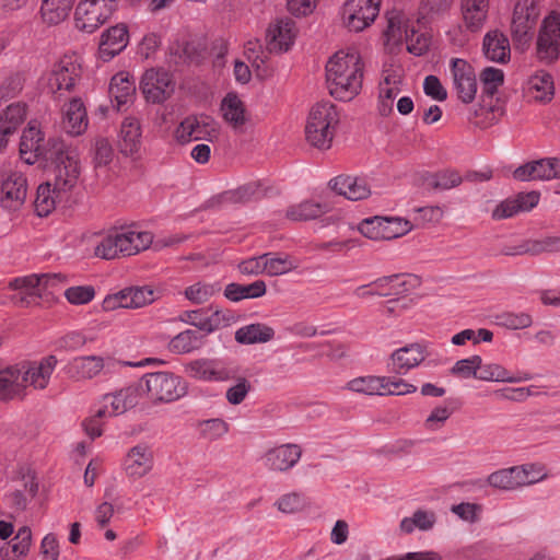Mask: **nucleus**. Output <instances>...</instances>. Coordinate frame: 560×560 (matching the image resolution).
<instances>
[{"instance_id":"69168bd1","label":"nucleus","mask_w":560,"mask_h":560,"mask_svg":"<svg viewBox=\"0 0 560 560\" xmlns=\"http://www.w3.org/2000/svg\"><path fill=\"white\" fill-rule=\"evenodd\" d=\"M481 363V357L479 355H472L467 359L458 360L453 368L451 369V373L453 375L468 378V377H475L477 378V371L479 368V364Z\"/></svg>"},{"instance_id":"9b49d317","label":"nucleus","mask_w":560,"mask_h":560,"mask_svg":"<svg viewBox=\"0 0 560 560\" xmlns=\"http://www.w3.org/2000/svg\"><path fill=\"white\" fill-rule=\"evenodd\" d=\"M117 9V5L103 3L100 0H81L75 8L77 27L93 33L104 24Z\"/></svg>"},{"instance_id":"f257e3e1","label":"nucleus","mask_w":560,"mask_h":560,"mask_svg":"<svg viewBox=\"0 0 560 560\" xmlns=\"http://www.w3.org/2000/svg\"><path fill=\"white\" fill-rule=\"evenodd\" d=\"M363 63L358 51H337L326 63L329 93L336 100L348 102L362 88Z\"/></svg>"},{"instance_id":"a18cd8bd","label":"nucleus","mask_w":560,"mask_h":560,"mask_svg":"<svg viewBox=\"0 0 560 560\" xmlns=\"http://www.w3.org/2000/svg\"><path fill=\"white\" fill-rule=\"evenodd\" d=\"M275 336V330L265 324H250L241 327L235 332V340L243 345L267 342Z\"/></svg>"},{"instance_id":"c756f323","label":"nucleus","mask_w":560,"mask_h":560,"mask_svg":"<svg viewBox=\"0 0 560 560\" xmlns=\"http://www.w3.org/2000/svg\"><path fill=\"white\" fill-rule=\"evenodd\" d=\"M490 0H460V10L465 26L471 31H479L488 15Z\"/></svg>"},{"instance_id":"37998d69","label":"nucleus","mask_w":560,"mask_h":560,"mask_svg":"<svg viewBox=\"0 0 560 560\" xmlns=\"http://www.w3.org/2000/svg\"><path fill=\"white\" fill-rule=\"evenodd\" d=\"M423 180L428 189L443 191L459 186L463 183V177L457 171L445 168L428 174Z\"/></svg>"},{"instance_id":"20e7f679","label":"nucleus","mask_w":560,"mask_h":560,"mask_svg":"<svg viewBox=\"0 0 560 560\" xmlns=\"http://www.w3.org/2000/svg\"><path fill=\"white\" fill-rule=\"evenodd\" d=\"M338 124L339 115L332 103H316L310 110L305 126L307 143L318 150L330 149Z\"/></svg>"},{"instance_id":"c9c22d12","label":"nucleus","mask_w":560,"mask_h":560,"mask_svg":"<svg viewBox=\"0 0 560 560\" xmlns=\"http://www.w3.org/2000/svg\"><path fill=\"white\" fill-rule=\"evenodd\" d=\"M21 376L15 366L0 371V400L23 399L26 396Z\"/></svg>"},{"instance_id":"6e6552de","label":"nucleus","mask_w":560,"mask_h":560,"mask_svg":"<svg viewBox=\"0 0 560 560\" xmlns=\"http://www.w3.org/2000/svg\"><path fill=\"white\" fill-rule=\"evenodd\" d=\"M218 136L219 125L208 115L187 116L175 130V138L180 143L196 140L213 141Z\"/></svg>"},{"instance_id":"393cba45","label":"nucleus","mask_w":560,"mask_h":560,"mask_svg":"<svg viewBox=\"0 0 560 560\" xmlns=\"http://www.w3.org/2000/svg\"><path fill=\"white\" fill-rule=\"evenodd\" d=\"M330 188L349 200H362L371 195V188L365 178L339 175L329 182Z\"/></svg>"},{"instance_id":"c03bdc74","label":"nucleus","mask_w":560,"mask_h":560,"mask_svg":"<svg viewBox=\"0 0 560 560\" xmlns=\"http://www.w3.org/2000/svg\"><path fill=\"white\" fill-rule=\"evenodd\" d=\"M74 0H43L40 13L44 22L49 25L61 23L69 15Z\"/></svg>"},{"instance_id":"4c0bfd02","label":"nucleus","mask_w":560,"mask_h":560,"mask_svg":"<svg viewBox=\"0 0 560 560\" xmlns=\"http://www.w3.org/2000/svg\"><path fill=\"white\" fill-rule=\"evenodd\" d=\"M203 345L205 335L198 330L186 329L171 339L168 350L176 354H185L199 350Z\"/></svg>"},{"instance_id":"f3484780","label":"nucleus","mask_w":560,"mask_h":560,"mask_svg":"<svg viewBox=\"0 0 560 560\" xmlns=\"http://www.w3.org/2000/svg\"><path fill=\"white\" fill-rule=\"evenodd\" d=\"M429 355L424 345L412 342L395 350L387 362L390 372L405 375L411 369L420 365Z\"/></svg>"},{"instance_id":"09e8293b","label":"nucleus","mask_w":560,"mask_h":560,"mask_svg":"<svg viewBox=\"0 0 560 560\" xmlns=\"http://www.w3.org/2000/svg\"><path fill=\"white\" fill-rule=\"evenodd\" d=\"M126 294V304L128 308H139L151 304L156 299V293L150 287H136L124 289Z\"/></svg>"},{"instance_id":"0e129e2a","label":"nucleus","mask_w":560,"mask_h":560,"mask_svg":"<svg viewBox=\"0 0 560 560\" xmlns=\"http://www.w3.org/2000/svg\"><path fill=\"white\" fill-rule=\"evenodd\" d=\"M387 27L384 32L388 40L399 42L405 37V30L410 28L404 15L400 12L392 13L388 19Z\"/></svg>"},{"instance_id":"58836bf2","label":"nucleus","mask_w":560,"mask_h":560,"mask_svg":"<svg viewBox=\"0 0 560 560\" xmlns=\"http://www.w3.org/2000/svg\"><path fill=\"white\" fill-rule=\"evenodd\" d=\"M136 93L135 82L129 79L125 72L115 74L109 84V95L116 102L119 109L121 106L132 101Z\"/></svg>"},{"instance_id":"49530a36","label":"nucleus","mask_w":560,"mask_h":560,"mask_svg":"<svg viewBox=\"0 0 560 560\" xmlns=\"http://www.w3.org/2000/svg\"><path fill=\"white\" fill-rule=\"evenodd\" d=\"M62 194L56 191L55 186L50 182L40 184L34 202L37 215H48L55 209L57 200L61 199Z\"/></svg>"},{"instance_id":"0eeeda50","label":"nucleus","mask_w":560,"mask_h":560,"mask_svg":"<svg viewBox=\"0 0 560 560\" xmlns=\"http://www.w3.org/2000/svg\"><path fill=\"white\" fill-rule=\"evenodd\" d=\"M382 0H347L342 7L343 25L351 32L369 27L380 13Z\"/></svg>"},{"instance_id":"79ce46f5","label":"nucleus","mask_w":560,"mask_h":560,"mask_svg":"<svg viewBox=\"0 0 560 560\" xmlns=\"http://www.w3.org/2000/svg\"><path fill=\"white\" fill-rule=\"evenodd\" d=\"M267 292V285L264 280H256L249 284L230 283L224 289V296L233 302L244 299L261 298Z\"/></svg>"},{"instance_id":"052dcab7","label":"nucleus","mask_w":560,"mask_h":560,"mask_svg":"<svg viewBox=\"0 0 560 560\" xmlns=\"http://www.w3.org/2000/svg\"><path fill=\"white\" fill-rule=\"evenodd\" d=\"M360 233L370 240H385L389 235L383 226V217L364 219L358 226Z\"/></svg>"},{"instance_id":"a19ab883","label":"nucleus","mask_w":560,"mask_h":560,"mask_svg":"<svg viewBox=\"0 0 560 560\" xmlns=\"http://www.w3.org/2000/svg\"><path fill=\"white\" fill-rule=\"evenodd\" d=\"M221 112L224 120L234 129H240L246 124L244 103L235 93H228L222 100Z\"/></svg>"},{"instance_id":"a211bd4d","label":"nucleus","mask_w":560,"mask_h":560,"mask_svg":"<svg viewBox=\"0 0 560 560\" xmlns=\"http://www.w3.org/2000/svg\"><path fill=\"white\" fill-rule=\"evenodd\" d=\"M1 205L9 210H18L24 203L27 192L26 178L22 173L10 171L2 175Z\"/></svg>"},{"instance_id":"ea45409f","label":"nucleus","mask_w":560,"mask_h":560,"mask_svg":"<svg viewBox=\"0 0 560 560\" xmlns=\"http://www.w3.org/2000/svg\"><path fill=\"white\" fill-rule=\"evenodd\" d=\"M32 545V530L28 526H22L15 536L0 547V557L24 558Z\"/></svg>"},{"instance_id":"338daca9","label":"nucleus","mask_w":560,"mask_h":560,"mask_svg":"<svg viewBox=\"0 0 560 560\" xmlns=\"http://www.w3.org/2000/svg\"><path fill=\"white\" fill-rule=\"evenodd\" d=\"M94 296L95 289L92 285L70 287L65 291V298L73 305L88 304Z\"/></svg>"},{"instance_id":"6e6d98bb","label":"nucleus","mask_w":560,"mask_h":560,"mask_svg":"<svg viewBox=\"0 0 560 560\" xmlns=\"http://www.w3.org/2000/svg\"><path fill=\"white\" fill-rule=\"evenodd\" d=\"M265 272L268 276H280L291 271L295 266L288 256L280 257L272 254H264Z\"/></svg>"},{"instance_id":"8fccbe9b","label":"nucleus","mask_w":560,"mask_h":560,"mask_svg":"<svg viewBox=\"0 0 560 560\" xmlns=\"http://www.w3.org/2000/svg\"><path fill=\"white\" fill-rule=\"evenodd\" d=\"M435 523V515L433 512L418 510L411 517H405L400 522V529L406 534H410L415 528L420 530H428L433 527Z\"/></svg>"},{"instance_id":"2f4dec72","label":"nucleus","mask_w":560,"mask_h":560,"mask_svg":"<svg viewBox=\"0 0 560 560\" xmlns=\"http://www.w3.org/2000/svg\"><path fill=\"white\" fill-rule=\"evenodd\" d=\"M141 147V127L140 121L136 117H127L120 127V152L126 155H133Z\"/></svg>"},{"instance_id":"a878e982","label":"nucleus","mask_w":560,"mask_h":560,"mask_svg":"<svg viewBox=\"0 0 560 560\" xmlns=\"http://www.w3.org/2000/svg\"><path fill=\"white\" fill-rule=\"evenodd\" d=\"M128 30L124 24L108 28L102 34L98 52L104 61H109L128 44Z\"/></svg>"},{"instance_id":"5701e85b","label":"nucleus","mask_w":560,"mask_h":560,"mask_svg":"<svg viewBox=\"0 0 560 560\" xmlns=\"http://www.w3.org/2000/svg\"><path fill=\"white\" fill-rule=\"evenodd\" d=\"M302 450L296 444H282L265 454V465L272 471H287L301 458Z\"/></svg>"},{"instance_id":"3c124183","label":"nucleus","mask_w":560,"mask_h":560,"mask_svg":"<svg viewBox=\"0 0 560 560\" xmlns=\"http://www.w3.org/2000/svg\"><path fill=\"white\" fill-rule=\"evenodd\" d=\"M513 177L521 182L546 180L545 160L540 159L518 166L513 172Z\"/></svg>"},{"instance_id":"7ed1b4c3","label":"nucleus","mask_w":560,"mask_h":560,"mask_svg":"<svg viewBox=\"0 0 560 560\" xmlns=\"http://www.w3.org/2000/svg\"><path fill=\"white\" fill-rule=\"evenodd\" d=\"M153 242L150 232L136 228H121L106 235L95 247V255L103 259H114L121 256H131L149 248Z\"/></svg>"},{"instance_id":"680f3d73","label":"nucleus","mask_w":560,"mask_h":560,"mask_svg":"<svg viewBox=\"0 0 560 560\" xmlns=\"http://www.w3.org/2000/svg\"><path fill=\"white\" fill-rule=\"evenodd\" d=\"M383 226L389 234L385 236V240L404 236L413 228L410 221L397 217H383Z\"/></svg>"},{"instance_id":"dca6fc26","label":"nucleus","mask_w":560,"mask_h":560,"mask_svg":"<svg viewBox=\"0 0 560 560\" xmlns=\"http://www.w3.org/2000/svg\"><path fill=\"white\" fill-rule=\"evenodd\" d=\"M57 365V358L48 355L39 362H31L22 364L18 368L21 376V385H24V393L28 386L35 389H44L47 387L50 376Z\"/></svg>"},{"instance_id":"aec40b11","label":"nucleus","mask_w":560,"mask_h":560,"mask_svg":"<svg viewBox=\"0 0 560 560\" xmlns=\"http://www.w3.org/2000/svg\"><path fill=\"white\" fill-rule=\"evenodd\" d=\"M54 139L55 138H50L47 142H44L40 130L30 125L21 137V159L27 164H34L38 160L45 161V152L50 148V142Z\"/></svg>"},{"instance_id":"e433bc0d","label":"nucleus","mask_w":560,"mask_h":560,"mask_svg":"<svg viewBox=\"0 0 560 560\" xmlns=\"http://www.w3.org/2000/svg\"><path fill=\"white\" fill-rule=\"evenodd\" d=\"M38 491V483L31 474L23 477V489H15L5 495L8 505L14 512H23L27 508L30 499H33Z\"/></svg>"},{"instance_id":"bf43d9fd","label":"nucleus","mask_w":560,"mask_h":560,"mask_svg":"<svg viewBox=\"0 0 560 560\" xmlns=\"http://www.w3.org/2000/svg\"><path fill=\"white\" fill-rule=\"evenodd\" d=\"M454 0H421L419 13L422 19H434L450 11Z\"/></svg>"},{"instance_id":"6ab92c4d","label":"nucleus","mask_w":560,"mask_h":560,"mask_svg":"<svg viewBox=\"0 0 560 560\" xmlns=\"http://www.w3.org/2000/svg\"><path fill=\"white\" fill-rule=\"evenodd\" d=\"M295 23L290 18L277 19L267 30V49L269 52L288 51L296 36Z\"/></svg>"},{"instance_id":"774afa93","label":"nucleus","mask_w":560,"mask_h":560,"mask_svg":"<svg viewBox=\"0 0 560 560\" xmlns=\"http://www.w3.org/2000/svg\"><path fill=\"white\" fill-rule=\"evenodd\" d=\"M114 156V150L109 141L105 138H98L94 143L93 162L95 167L107 166Z\"/></svg>"},{"instance_id":"864d4df0","label":"nucleus","mask_w":560,"mask_h":560,"mask_svg":"<svg viewBox=\"0 0 560 560\" xmlns=\"http://www.w3.org/2000/svg\"><path fill=\"white\" fill-rule=\"evenodd\" d=\"M477 378L487 382H510L514 383L518 380L509 375V372L501 365L495 363L479 364Z\"/></svg>"},{"instance_id":"4468645a","label":"nucleus","mask_w":560,"mask_h":560,"mask_svg":"<svg viewBox=\"0 0 560 560\" xmlns=\"http://www.w3.org/2000/svg\"><path fill=\"white\" fill-rule=\"evenodd\" d=\"M141 396V386L129 385L103 397V406L97 410L98 417H115L133 408Z\"/></svg>"},{"instance_id":"39448f33","label":"nucleus","mask_w":560,"mask_h":560,"mask_svg":"<svg viewBox=\"0 0 560 560\" xmlns=\"http://www.w3.org/2000/svg\"><path fill=\"white\" fill-rule=\"evenodd\" d=\"M136 384L141 386V395L145 393L154 404L172 402L187 393L186 383L171 372L148 373Z\"/></svg>"},{"instance_id":"423d86ee","label":"nucleus","mask_w":560,"mask_h":560,"mask_svg":"<svg viewBox=\"0 0 560 560\" xmlns=\"http://www.w3.org/2000/svg\"><path fill=\"white\" fill-rule=\"evenodd\" d=\"M539 16L538 0H517L511 22L512 36L517 44L527 45L530 42Z\"/></svg>"},{"instance_id":"1a4fd4ad","label":"nucleus","mask_w":560,"mask_h":560,"mask_svg":"<svg viewBox=\"0 0 560 560\" xmlns=\"http://www.w3.org/2000/svg\"><path fill=\"white\" fill-rule=\"evenodd\" d=\"M140 90L147 102L162 104L173 95L175 81L165 70L150 69L142 75Z\"/></svg>"},{"instance_id":"4be33fe9","label":"nucleus","mask_w":560,"mask_h":560,"mask_svg":"<svg viewBox=\"0 0 560 560\" xmlns=\"http://www.w3.org/2000/svg\"><path fill=\"white\" fill-rule=\"evenodd\" d=\"M209 311H211L210 315H207L205 310L188 311L185 312V317L182 319L203 331L206 337L221 326L228 325L231 319L230 314L221 310L210 307Z\"/></svg>"},{"instance_id":"b1692460","label":"nucleus","mask_w":560,"mask_h":560,"mask_svg":"<svg viewBox=\"0 0 560 560\" xmlns=\"http://www.w3.org/2000/svg\"><path fill=\"white\" fill-rule=\"evenodd\" d=\"M65 280L60 273L30 275L15 278L9 283V288L15 290V294L42 293L48 287H54Z\"/></svg>"},{"instance_id":"cd10ccee","label":"nucleus","mask_w":560,"mask_h":560,"mask_svg":"<svg viewBox=\"0 0 560 560\" xmlns=\"http://www.w3.org/2000/svg\"><path fill=\"white\" fill-rule=\"evenodd\" d=\"M63 129L72 136H79L88 127V115L81 98H72L65 109Z\"/></svg>"},{"instance_id":"473e14b6","label":"nucleus","mask_w":560,"mask_h":560,"mask_svg":"<svg viewBox=\"0 0 560 560\" xmlns=\"http://www.w3.org/2000/svg\"><path fill=\"white\" fill-rule=\"evenodd\" d=\"M526 91L535 101L550 102L555 95V83L551 74L544 70L537 71L527 80Z\"/></svg>"},{"instance_id":"5fc2aeb1","label":"nucleus","mask_w":560,"mask_h":560,"mask_svg":"<svg viewBox=\"0 0 560 560\" xmlns=\"http://www.w3.org/2000/svg\"><path fill=\"white\" fill-rule=\"evenodd\" d=\"M233 380H235V384L226 389L225 398L229 404L236 406L245 400L253 386L247 377L238 375V371Z\"/></svg>"},{"instance_id":"f704fd0d","label":"nucleus","mask_w":560,"mask_h":560,"mask_svg":"<svg viewBox=\"0 0 560 560\" xmlns=\"http://www.w3.org/2000/svg\"><path fill=\"white\" fill-rule=\"evenodd\" d=\"M260 197V184L258 182H249L235 189L220 194L211 202H217L218 205L245 203Z\"/></svg>"},{"instance_id":"13d9d810","label":"nucleus","mask_w":560,"mask_h":560,"mask_svg":"<svg viewBox=\"0 0 560 560\" xmlns=\"http://www.w3.org/2000/svg\"><path fill=\"white\" fill-rule=\"evenodd\" d=\"M407 50L415 56L424 55L430 46V38L425 34H419L413 27L405 30Z\"/></svg>"},{"instance_id":"603ef678","label":"nucleus","mask_w":560,"mask_h":560,"mask_svg":"<svg viewBox=\"0 0 560 560\" xmlns=\"http://www.w3.org/2000/svg\"><path fill=\"white\" fill-rule=\"evenodd\" d=\"M220 290L219 283L197 282L186 288L185 296L195 304H202L220 292Z\"/></svg>"},{"instance_id":"4d7b16f0","label":"nucleus","mask_w":560,"mask_h":560,"mask_svg":"<svg viewBox=\"0 0 560 560\" xmlns=\"http://www.w3.org/2000/svg\"><path fill=\"white\" fill-rule=\"evenodd\" d=\"M480 81L483 93L492 96L498 91V88L503 84L504 73L501 69L488 67L481 71Z\"/></svg>"},{"instance_id":"f03ea898","label":"nucleus","mask_w":560,"mask_h":560,"mask_svg":"<svg viewBox=\"0 0 560 560\" xmlns=\"http://www.w3.org/2000/svg\"><path fill=\"white\" fill-rule=\"evenodd\" d=\"M45 162L52 175L56 191L69 192L78 184L81 164L78 151L61 139H54L45 152Z\"/></svg>"},{"instance_id":"412c9836","label":"nucleus","mask_w":560,"mask_h":560,"mask_svg":"<svg viewBox=\"0 0 560 560\" xmlns=\"http://www.w3.org/2000/svg\"><path fill=\"white\" fill-rule=\"evenodd\" d=\"M154 465V456L150 446L138 444L131 447L125 458L127 476L138 479L148 475Z\"/></svg>"},{"instance_id":"ddd939ff","label":"nucleus","mask_w":560,"mask_h":560,"mask_svg":"<svg viewBox=\"0 0 560 560\" xmlns=\"http://www.w3.org/2000/svg\"><path fill=\"white\" fill-rule=\"evenodd\" d=\"M560 55V16L551 14L542 21L537 38V56L540 60L552 62Z\"/></svg>"},{"instance_id":"72a5a7b5","label":"nucleus","mask_w":560,"mask_h":560,"mask_svg":"<svg viewBox=\"0 0 560 560\" xmlns=\"http://www.w3.org/2000/svg\"><path fill=\"white\" fill-rule=\"evenodd\" d=\"M104 368V359L98 355L78 357L69 362L67 373L77 380L95 377Z\"/></svg>"},{"instance_id":"2eb2a0df","label":"nucleus","mask_w":560,"mask_h":560,"mask_svg":"<svg viewBox=\"0 0 560 560\" xmlns=\"http://www.w3.org/2000/svg\"><path fill=\"white\" fill-rule=\"evenodd\" d=\"M453 84L457 97L465 104H470L477 93V77L474 68L464 59L454 58L451 61Z\"/></svg>"},{"instance_id":"f8f14e48","label":"nucleus","mask_w":560,"mask_h":560,"mask_svg":"<svg viewBox=\"0 0 560 560\" xmlns=\"http://www.w3.org/2000/svg\"><path fill=\"white\" fill-rule=\"evenodd\" d=\"M184 369L190 377L206 382H226L234 378L237 372L236 366H228L211 359L192 360Z\"/></svg>"},{"instance_id":"bb28decb","label":"nucleus","mask_w":560,"mask_h":560,"mask_svg":"<svg viewBox=\"0 0 560 560\" xmlns=\"http://www.w3.org/2000/svg\"><path fill=\"white\" fill-rule=\"evenodd\" d=\"M26 117L24 104L14 103L0 113V151L5 148L8 137L13 135Z\"/></svg>"},{"instance_id":"c85d7f7f","label":"nucleus","mask_w":560,"mask_h":560,"mask_svg":"<svg viewBox=\"0 0 560 560\" xmlns=\"http://www.w3.org/2000/svg\"><path fill=\"white\" fill-rule=\"evenodd\" d=\"M525 476L521 467L513 466L490 474L487 482L495 489L511 491L524 487L528 482Z\"/></svg>"},{"instance_id":"7c9ffc66","label":"nucleus","mask_w":560,"mask_h":560,"mask_svg":"<svg viewBox=\"0 0 560 560\" xmlns=\"http://www.w3.org/2000/svg\"><path fill=\"white\" fill-rule=\"evenodd\" d=\"M483 51L486 57L494 62L504 63L510 60V43L508 37L498 30L490 31L483 38Z\"/></svg>"},{"instance_id":"e2e57ef3","label":"nucleus","mask_w":560,"mask_h":560,"mask_svg":"<svg viewBox=\"0 0 560 560\" xmlns=\"http://www.w3.org/2000/svg\"><path fill=\"white\" fill-rule=\"evenodd\" d=\"M530 256L560 253V236L549 235L537 240H529Z\"/></svg>"},{"instance_id":"9d476101","label":"nucleus","mask_w":560,"mask_h":560,"mask_svg":"<svg viewBox=\"0 0 560 560\" xmlns=\"http://www.w3.org/2000/svg\"><path fill=\"white\" fill-rule=\"evenodd\" d=\"M81 59L75 54L63 55L51 68L48 86L52 93L60 90L71 91L81 77Z\"/></svg>"},{"instance_id":"de8ad7c7","label":"nucleus","mask_w":560,"mask_h":560,"mask_svg":"<svg viewBox=\"0 0 560 560\" xmlns=\"http://www.w3.org/2000/svg\"><path fill=\"white\" fill-rule=\"evenodd\" d=\"M327 203L304 201L288 208L287 218L292 221L314 220L328 212Z\"/></svg>"}]
</instances>
